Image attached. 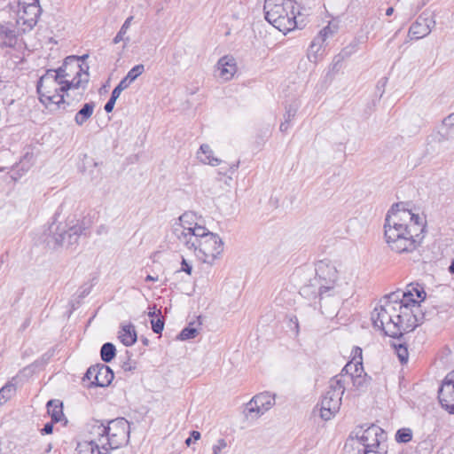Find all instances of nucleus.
Instances as JSON below:
<instances>
[{
    "mask_svg": "<svg viewBox=\"0 0 454 454\" xmlns=\"http://www.w3.org/2000/svg\"><path fill=\"white\" fill-rule=\"evenodd\" d=\"M426 226L424 217L395 204L385 217L384 239L392 252L411 254L420 247Z\"/></svg>",
    "mask_w": 454,
    "mask_h": 454,
    "instance_id": "f257e3e1",
    "label": "nucleus"
},
{
    "mask_svg": "<svg viewBox=\"0 0 454 454\" xmlns=\"http://www.w3.org/2000/svg\"><path fill=\"white\" fill-rule=\"evenodd\" d=\"M426 298L424 288L419 284H411L406 291H402V295L396 299L395 324L398 332L395 339H399L407 333L412 332L421 324L423 315L419 302Z\"/></svg>",
    "mask_w": 454,
    "mask_h": 454,
    "instance_id": "f03ea898",
    "label": "nucleus"
},
{
    "mask_svg": "<svg viewBox=\"0 0 454 454\" xmlns=\"http://www.w3.org/2000/svg\"><path fill=\"white\" fill-rule=\"evenodd\" d=\"M61 82L54 69L46 70L36 84L39 100L46 107L54 106V110L60 114L74 113L78 102L69 100L70 93Z\"/></svg>",
    "mask_w": 454,
    "mask_h": 454,
    "instance_id": "7ed1b4c3",
    "label": "nucleus"
},
{
    "mask_svg": "<svg viewBox=\"0 0 454 454\" xmlns=\"http://www.w3.org/2000/svg\"><path fill=\"white\" fill-rule=\"evenodd\" d=\"M263 11L265 20L284 34L297 27V12L292 0H265Z\"/></svg>",
    "mask_w": 454,
    "mask_h": 454,
    "instance_id": "20e7f679",
    "label": "nucleus"
},
{
    "mask_svg": "<svg viewBox=\"0 0 454 454\" xmlns=\"http://www.w3.org/2000/svg\"><path fill=\"white\" fill-rule=\"evenodd\" d=\"M92 434L98 436L101 449L108 453L110 450L118 449L129 442V424L125 419L119 418L109 421L106 426L95 425Z\"/></svg>",
    "mask_w": 454,
    "mask_h": 454,
    "instance_id": "39448f33",
    "label": "nucleus"
},
{
    "mask_svg": "<svg viewBox=\"0 0 454 454\" xmlns=\"http://www.w3.org/2000/svg\"><path fill=\"white\" fill-rule=\"evenodd\" d=\"M185 247L192 250L194 255L203 263L213 265L223 252V242L215 233L206 229H199L196 240Z\"/></svg>",
    "mask_w": 454,
    "mask_h": 454,
    "instance_id": "423d86ee",
    "label": "nucleus"
},
{
    "mask_svg": "<svg viewBox=\"0 0 454 454\" xmlns=\"http://www.w3.org/2000/svg\"><path fill=\"white\" fill-rule=\"evenodd\" d=\"M54 70L69 93L80 89L84 91L90 80L89 67L82 64L79 57H67L62 66ZM82 94L83 92H81V95Z\"/></svg>",
    "mask_w": 454,
    "mask_h": 454,
    "instance_id": "0eeeda50",
    "label": "nucleus"
},
{
    "mask_svg": "<svg viewBox=\"0 0 454 454\" xmlns=\"http://www.w3.org/2000/svg\"><path fill=\"white\" fill-rule=\"evenodd\" d=\"M402 295V291L391 293L380 300V305L372 312L373 326L380 329L386 335L396 338L398 332L395 324L396 299Z\"/></svg>",
    "mask_w": 454,
    "mask_h": 454,
    "instance_id": "6e6552de",
    "label": "nucleus"
},
{
    "mask_svg": "<svg viewBox=\"0 0 454 454\" xmlns=\"http://www.w3.org/2000/svg\"><path fill=\"white\" fill-rule=\"evenodd\" d=\"M344 376L343 373H340L329 382L328 390L321 401L320 417L324 420L331 419L340 410L342 395L345 391Z\"/></svg>",
    "mask_w": 454,
    "mask_h": 454,
    "instance_id": "1a4fd4ad",
    "label": "nucleus"
},
{
    "mask_svg": "<svg viewBox=\"0 0 454 454\" xmlns=\"http://www.w3.org/2000/svg\"><path fill=\"white\" fill-rule=\"evenodd\" d=\"M199 229H206V227L196 222V215L193 213L185 212L179 216L178 223L174 225L173 232L178 242L186 247L196 240Z\"/></svg>",
    "mask_w": 454,
    "mask_h": 454,
    "instance_id": "9d476101",
    "label": "nucleus"
},
{
    "mask_svg": "<svg viewBox=\"0 0 454 454\" xmlns=\"http://www.w3.org/2000/svg\"><path fill=\"white\" fill-rule=\"evenodd\" d=\"M17 4V24L22 26L21 30H31L37 23L42 9L39 0H13Z\"/></svg>",
    "mask_w": 454,
    "mask_h": 454,
    "instance_id": "9b49d317",
    "label": "nucleus"
},
{
    "mask_svg": "<svg viewBox=\"0 0 454 454\" xmlns=\"http://www.w3.org/2000/svg\"><path fill=\"white\" fill-rule=\"evenodd\" d=\"M339 278V272L334 264L328 261H320L316 267L315 284L328 295L334 294V289Z\"/></svg>",
    "mask_w": 454,
    "mask_h": 454,
    "instance_id": "f8f14e48",
    "label": "nucleus"
},
{
    "mask_svg": "<svg viewBox=\"0 0 454 454\" xmlns=\"http://www.w3.org/2000/svg\"><path fill=\"white\" fill-rule=\"evenodd\" d=\"M383 434L382 429L375 425H371L367 428L364 429L362 427L357 428L355 431V439L357 443V450L361 452L362 450L378 448V445H380V436Z\"/></svg>",
    "mask_w": 454,
    "mask_h": 454,
    "instance_id": "ddd939ff",
    "label": "nucleus"
},
{
    "mask_svg": "<svg viewBox=\"0 0 454 454\" xmlns=\"http://www.w3.org/2000/svg\"><path fill=\"white\" fill-rule=\"evenodd\" d=\"M82 235H87V227L83 223L77 222L68 228L58 225L53 238L58 245L69 247L77 244Z\"/></svg>",
    "mask_w": 454,
    "mask_h": 454,
    "instance_id": "4468645a",
    "label": "nucleus"
},
{
    "mask_svg": "<svg viewBox=\"0 0 454 454\" xmlns=\"http://www.w3.org/2000/svg\"><path fill=\"white\" fill-rule=\"evenodd\" d=\"M275 404V395L268 392L254 395L247 404L245 414L247 417L258 418L264 414Z\"/></svg>",
    "mask_w": 454,
    "mask_h": 454,
    "instance_id": "2eb2a0df",
    "label": "nucleus"
},
{
    "mask_svg": "<svg viewBox=\"0 0 454 454\" xmlns=\"http://www.w3.org/2000/svg\"><path fill=\"white\" fill-rule=\"evenodd\" d=\"M85 380L90 382V386L107 387L114 380V372L109 366L98 364L87 370L83 378V380Z\"/></svg>",
    "mask_w": 454,
    "mask_h": 454,
    "instance_id": "dca6fc26",
    "label": "nucleus"
},
{
    "mask_svg": "<svg viewBox=\"0 0 454 454\" xmlns=\"http://www.w3.org/2000/svg\"><path fill=\"white\" fill-rule=\"evenodd\" d=\"M438 399L442 407L454 414V371L449 372L438 390Z\"/></svg>",
    "mask_w": 454,
    "mask_h": 454,
    "instance_id": "f3484780",
    "label": "nucleus"
},
{
    "mask_svg": "<svg viewBox=\"0 0 454 454\" xmlns=\"http://www.w3.org/2000/svg\"><path fill=\"white\" fill-rule=\"evenodd\" d=\"M238 72V64L232 55H224L220 58L215 65V76L223 82L231 81Z\"/></svg>",
    "mask_w": 454,
    "mask_h": 454,
    "instance_id": "a211bd4d",
    "label": "nucleus"
},
{
    "mask_svg": "<svg viewBox=\"0 0 454 454\" xmlns=\"http://www.w3.org/2000/svg\"><path fill=\"white\" fill-rule=\"evenodd\" d=\"M434 25V20L420 15L410 27L408 35L411 40L424 38L431 33Z\"/></svg>",
    "mask_w": 454,
    "mask_h": 454,
    "instance_id": "6ab92c4d",
    "label": "nucleus"
},
{
    "mask_svg": "<svg viewBox=\"0 0 454 454\" xmlns=\"http://www.w3.org/2000/svg\"><path fill=\"white\" fill-rule=\"evenodd\" d=\"M333 30L329 26L325 27L320 30L319 34L314 40L311 42L309 46L310 50L308 53V59L309 61L317 63L318 60V57L317 52L321 49L322 44L326 40V38L333 35Z\"/></svg>",
    "mask_w": 454,
    "mask_h": 454,
    "instance_id": "aec40b11",
    "label": "nucleus"
},
{
    "mask_svg": "<svg viewBox=\"0 0 454 454\" xmlns=\"http://www.w3.org/2000/svg\"><path fill=\"white\" fill-rule=\"evenodd\" d=\"M200 162L213 167L221 164L222 160L214 155V151L207 144H202L196 153Z\"/></svg>",
    "mask_w": 454,
    "mask_h": 454,
    "instance_id": "412c9836",
    "label": "nucleus"
},
{
    "mask_svg": "<svg viewBox=\"0 0 454 454\" xmlns=\"http://www.w3.org/2000/svg\"><path fill=\"white\" fill-rule=\"evenodd\" d=\"M300 294L308 300H316L319 299V301L323 300L325 297H328V292L323 291L322 289H319L317 286L315 284V279H311L309 284L303 286L301 290Z\"/></svg>",
    "mask_w": 454,
    "mask_h": 454,
    "instance_id": "4be33fe9",
    "label": "nucleus"
},
{
    "mask_svg": "<svg viewBox=\"0 0 454 454\" xmlns=\"http://www.w3.org/2000/svg\"><path fill=\"white\" fill-rule=\"evenodd\" d=\"M75 451V454H108L101 449L98 437L91 441L78 442Z\"/></svg>",
    "mask_w": 454,
    "mask_h": 454,
    "instance_id": "5701e85b",
    "label": "nucleus"
},
{
    "mask_svg": "<svg viewBox=\"0 0 454 454\" xmlns=\"http://www.w3.org/2000/svg\"><path fill=\"white\" fill-rule=\"evenodd\" d=\"M454 129V113L449 114L442 121L436 130L438 142H444L450 138V132Z\"/></svg>",
    "mask_w": 454,
    "mask_h": 454,
    "instance_id": "b1692460",
    "label": "nucleus"
},
{
    "mask_svg": "<svg viewBox=\"0 0 454 454\" xmlns=\"http://www.w3.org/2000/svg\"><path fill=\"white\" fill-rule=\"evenodd\" d=\"M118 338L126 347L132 346L137 341L135 326L131 324L122 325L119 332Z\"/></svg>",
    "mask_w": 454,
    "mask_h": 454,
    "instance_id": "393cba45",
    "label": "nucleus"
},
{
    "mask_svg": "<svg viewBox=\"0 0 454 454\" xmlns=\"http://www.w3.org/2000/svg\"><path fill=\"white\" fill-rule=\"evenodd\" d=\"M96 104L92 101L84 104L74 115L75 124L78 126H82L92 116Z\"/></svg>",
    "mask_w": 454,
    "mask_h": 454,
    "instance_id": "a878e982",
    "label": "nucleus"
},
{
    "mask_svg": "<svg viewBox=\"0 0 454 454\" xmlns=\"http://www.w3.org/2000/svg\"><path fill=\"white\" fill-rule=\"evenodd\" d=\"M340 373H343L345 375L343 377L345 382L347 381L348 379H350V376H355L357 374H359L360 376L367 375L364 371L363 364L355 363H348L341 370Z\"/></svg>",
    "mask_w": 454,
    "mask_h": 454,
    "instance_id": "bb28decb",
    "label": "nucleus"
},
{
    "mask_svg": "<svg viewBox=\"0 0 454 454\" xmlns=\"http://www.w3.org/2000/svg\"><path fill=\"white\" fill-rule=\"evenodd\" d=\"M48 413L53 422H59L63 417L62 403L59 401L51 400L47 403Z\"/></svg>",
    "mask_w": 454,
    "mask_h": 454,
    "instance_id": "cd10ccee",
    "label": "nucleus"
},
{
    "mask_svg": "<svg viewBox=\"0 0 454 454\" xmlns=\"http://www.w3.org/2000/svg\"><path fill=\"white\" fill-rule=\"evenodd\" d=\"M133 19H134L133 16H129L125 20L124 23L121 27V29L119 30V32L116 34V35L113 39V43L114 44H117L121 41H124L125 44H127L129 42V37H128V36L125 37V35L127 34L128 29L129 28Z\"/></svg>",
    "mask_w": 454,
    "mask_h": 454,
    "instance_id": "c85d7f7f",
    "label": "nucleus"
},
{
    "mask_svg": "<svg viewBox=\"0 0 454 454\" xmlns=\"http://www.w3.org/2000/svg\"><path fill=\"white\" fill-rule=\"evenodd\" d=\"M16 393V387L13 383L8 382L0 389V406L10 400Z\"/></svg>",
    "mask_w": 454,
    "mask_h": 454,
    "instance_id": "c756f323",
    "label": "nucleus"
},
{
    "mask_svg": "<svg viewBox=\"0 0 454 454\" xmlns=\"http://www.w3.org/2000/svg\"><path fill=\"white\" fill-rule=\"evenodd\" d=\"M115 354H116V349H115V347L114 344H112L110 342H106L102 346L101 350H100V356H101V359L104 362H106V363L111 362L114 358Z\"/></svg>",
    "mask_w": 454,
    "mask_h": 454,
    "instance_id": "7c9ffc66",
    "label": "nucleus"
},
{
    "mask_svg": "<svg viewBox=\"0 0 454 454\" xmlns=\"http://www.w3.org/2000/svg\"><path fill=\"white\" fill-rule=\"evenodd\" d=\"M15 38V31L10 24H0V39L12 43Z\"/></svg>",
    "mask_w": 454,
    "mask_h": 454,
    "instance_id": "2f4dec72",
    "label": "nucleus"
},
{
    "mask_svg": "<svg viewBox=\"0 0 454 454\" xmlns=\"http://www.w3.org/2000/svg\"><path fill=\"white\" fill-rule=\"evenodd\" d=\"M393 347L397 354V356L402 364H405L408 361L409 353L407 347L402 343L394 342Z\"/></svg>",
    "mask_w": 454,
    "mask_h": 454,
    "instance_id": "473e14b6",
    "label": "nucleus"
},
{
    "mask_svg": "<svg viewBox=\"0 0 454 454\" xmlns=\"http://www.w3.org/2000/svg\"><path fill=\"white\" fill-rule=\"evenodd\" d=\"M395 439L399 442H409L412 439V432L410 428L399 429L395 434Z\"/></svg>",
    "mask_w": 454,
    "mask_h": 454,
    "instance_id": "72a5a7b5",
    "label": "nucleus"
},
{
    "mask_svg": "<svg viewBox=\"0 0 454 454\" xmlns=\"http://www.w3.org/2000/svg\"><path fill=\"white\" fill-rule=\"evenodd\" d=\"M145 72V67L142 64H138L132 67L125 76L131 82H134L139 75Z\"/></svg>",
    "mask_w": 454,
    "mask_h": 454,
    "instance_id": "f704fd0d",
    "label": "nucleus"
},
{
    "mask_svg": "<svg viewBox=\"0 0 454 454\" xmlns=\"http://www.w3.org/2000/svg\"><path fill=\"white\" fill-rule=\"evenodd\" d=\"M228 448L227 441L223 438H220L212 446V454H223L225 453Z\"/></svg>",
    "mask_w": 454,
    "mask_h": 454,
    "instance_id": "c9c22d12",
    "label": "nucleus"
},
{
    "mask_svg": "<svg viewBox=\"0 0 454 454\" xmlns=\"http://www.w3.org/2000/svg\"><path fill=\"white\" fill-rule=\"evenodd\" d=\"M198 331L192 327H185L184 328L178 335V339L181 340H186L189 339H193L197 336Z\"/></svg>",
    "mask_w": 454,
    "mask_h": 454,
    "instance_id": "e433bc0d",
    "label": "nucleus"
},
{
    "mask_svg": "<svg viewBox=\"0 0 454 454\" xmlns=\"http://www.w3.org/2000/svg\"><path fill=\"white\" fill-rule=\"evenodd\" d=\"M348 380H351L353 382V385L356 387H364L368 382V377L367 375H362L359 374L355 376H350V379H348Z\"/></svg>",
    "mask_w": 454,
    "mask_h": 454,
    "instance_id": "4c0bfd02",
    "label": "nucleus"
},
{
    "mask_svg": "<svg viewBox=\"0 0 454 454\" xmlns=\"http://www.w3.org/2000/svg\"><path fill=\"white\" fill-rule=\"evenodd\" d=\"M363 351L360 347H354L351 352L352 360L349 363L363 364Z\"/></svg>",
    "mask_w": 454,
    "mask_h": 454,
    "instance_id": "58836bf2",
    "label": "nucleus"
},
{
    "mask_svg": "<svg viewBox=\"0 0 454 454\" xmlns=\"http://www.w3.org/2000/svg\"><path fill=\"white\" fill-rule=\"evenodd\" d=\"M152 329L155 333H161L164 327V320L161 317H158L157 319L153 318L151 320Z\"/></svg>",
    "mask_w": 454,
    "mask_h": 454,
    "instance_id": "ea45409f",
    "label": "nucleus"
},
{
    "mask_svg": "<svg viewBox=\"0 0 454 454\" xmlns=\"http://www.w3.org/2000/svg\"><path fill=\"white\" fill-rule=\"evenodd\" d=\"M360 454H387V450L385 449V446L380 444L378 445V448H370L368 450H362L359 452Z\"/></svg>",
    "mask_w": 454,
    "mask_h": 454,
    "instance_id": "a19ab883",
    "label": "nucleus"
},
{
    "mask_svg": "<svg viewBox=\"0 0 454 454\" xmlns=\"http://www.w3.org/2000/svg\"><path fill=\"white\" fill-rule=\"evenodd\" d=\"M181 271H184L188 275H191L192 271V265L184 257L182 258L181 262Z\"/></svg>",
    "mask_w": 454,
    "mask_h": 454,
    "instance_id": "79ce46f5",
    "label": "nucleus"
},
{
    "mask_svg": "<svg viewBox=\"0 0 454 454\" xmlns=\"http://www.w3.org/2000/svg\"><path fill=\"white\" fill-rule=\"evenodd\" d=\"M296 114V108L289 107L285 114V120L290 121L294 118Z\"/></svg>",
    "mask_w": 454,
    "mask_h": 454,
    "instance_id": "37998d69",
    "label": "nucleus"
},
{
    "mask_svg": "<svg viewBox=\"0 0 454 454\" xmlns=\"http://www.w3.org/2000/svg\"><path fill=\"white\" fill-rule=\"evenodd\" d=\"M148 309V316L152 317V319L154 318L155 317H159L161 315V310L156 309L155 305H153V307H149Z\"/></svg>",
    "mask_w": 454,
    "mask_h": 454,
    "instance_id": "c03bdc74",
    "label": "nucleus"
},
{
    "mask_svg": "<svg viewBox=\"0 0 454 454\" xmlns=\"http://www.w3.org/2000/svg\"><path fill=\"white\" fill-rule=\"evenodd\" d=\"M131 82L127 79L126 77H124L120 82L119 84L117 85V87L119 89H121V90L127 89L129 85H130Z\"/></svg>",
    "mask_w": 454,
    "mask_h": 454,
    "instance_id": "a18cd8bd",
    "label": "nucleus"
},
{
    "mask_svg": "<svg viewBox=\"0 0 454 454\" xmlns=\"http://www.w3.org/2000/svg\"><path fill=\"white\" fill-rule=\"evenodd\" d=\"M115 102L116 101L114 99L109 98V100L105 105V107H104L105 111L106 113H111L113 111V109H114Z\"/></svg>",
    "mask_w": 454,
    "mask_h": 454,
    "instance_id": "49530a36",
    "label": "nucleus"
},
{
    "mask_svg": "<svg viewBox=\"0 0 454 454\" xmlns=\"http://www.w3.org/2000/svg\"><path fill=\"white\" fill-rule=\"evenodd\" d=\"M121 90L119 89L117 86L112 91V94H111V97L110 98L111 99H114L115 101L117 100V98L120 97L121 93Z\"/></svg>",
    "mask_w": 454,
    "mask_h": 454,
    "instance_id": "de8ad7c7",
    "label": "nucleus"
},
{
    "mask_svg": "<svg viewBox=\"0 0 454 454\" xmlns=\"http://www.w3.org/2000/svg\"><path fill=\"white\" fill-rule=\"evenodd\" d=\"M53 426L51 423H47L44 425L43 428L42 429V434H51L52 433Z\"/></svg>",
    "mask_w": 454,
    "mask_h": 454,
    "instance_id": "09e8293b",
    "label": "nucleus"
},
{
    "mask_svg": "<svg viewBox=\"0 0 454 454\" xmlns=\"http://www.w3.org/2000/svg\"><path fill=\"white\" fill-rule=\"evenodd\" d=\"M121 369L124 371V372H131L132 370L135 369V366H133L131 364V363L128 362V363H124L122 365H121Z\"/></svg>",
    "mask_w": 454,
    "mask_h": 454,
    "instance_id": "8fccbe9b",
    "label": "nucleus"
},
{
    "mask_svg": "<svg viewBox=\"0 0 454 454\" xmlns=\"http://www.w3.org/2000/svg\"><path fill=\"white\" fill-rule=\"evenodd\" d=\"M289 126H290V121H287L285 120V121H283L280 126H279V129L281 132H286L287 129H289Z\"/></svg>",
    "mask_w": 454,
    "mask_h": 454,
    "instance_id": "3c124183",
    "label": "nucleus"
},
{
    "mask_svg": "<svg viewBox=\"0 0 454 454\" xmlns=\"http://www.w3.org/2000/svg\"><path fill=\"white\" fill-rule=\"evenodd\" d=\"M108 231V228L106 226V225H100L98 229H97V233L98 235H101L103 233H106Z\"/></svg>",
    "mask_w": 454,
    "mask_h": 454,
    "instance_id": "603ef678",
    "label": "nucleus"
},
{
    "mask_svg": "<svg viewBox=\"0 0 454 454\" xmlns=\"http://www.w3.org/2000/svg\"><path fill=\"white\" fill-rule=\"evenodd\" d=\"M191 437L197 441L200 438V433L199 431H192Z\"/></svg>",
    "mask_w": 454,
    "mask_h": 454,
    "instance_id": "864d4df0",
    "label": "nucleus"
},
{
    "mask_svg": "<svg viewBox=\"0 0 454 454\" xmlns=\"http://www.w3.org/2000/svg\"><path fill=\"white\" fill-rule=\"evenodd\" d=\"M157 280H158V277H153V276H151V275H148L145 278V281H157Z\"/></svg>",
    "mask_w": 454,
    "mask_h": 454,
    "instance_id": "5fc2aeb1",
    "label": "nucleus"
},
{
    "mask_svg": "<svg viewBox=\"0 0 454 454\" xmlns=\"http://www.w3.org/2000/svg\"><path fill=\"white\" fill-rule=\"evenodd\" d=\"M394 8L393 7H388L387 10H386V15L387 16H391L393 13H394Z\"/></svg>",
    "mask_w": 454,
    "mask_h": 454,
    "instance_id": "6e6d98bb",
    "label": "nucleus"
},
{
    "mask_svg": "<svg viewBox=\"0 0 454 454\" xmlns=\"http://www.w3.org/2000/svg\"><path fill=\"white\" fill-rule=\"evenodd\" d=\"M238 168H239V162H237L236 164H233L232 166L230 167V168L232 169L233 171H235Z\"/></svg>",
    "mask_w": 454,
    "mask_h": 454,
    "instance_id": "4d7b16f0",
    "label": "nucleus"
},
{
    "mask_svg": "<svg viewBox=\"0 0 454 454\" xmlns=\"http://www.w3.org/2000/svg\"><path fill=\"white\" fill-rule=\"evenodd\" d=\"M450 271L454 274V261L452 262L451 265L450 266Z\"/></svg>",
    "mask_w": 454,
    "mask_h": 454,
    "instance_id": "13d9d810",
    "label": "nucleus"
},
{
    "mask_svg": "<svg viewBox=\"0 0 454 454\" xmlns=\"http://www.w3.org/2000/svg\"><path fill=\"white\" fill-rule=\"evenodd\" d=\"M185 443H186L187 446H190L191 443H192V437L187 438L186 441H185Z\"/></svg>",
    "mask_w": 454,
    "mask_h": 454,
    "instance_id": "bf43d9fd",
    "label": "nucleus"
},
{
    "mask_svg": "<svg viewBox=\"0 0 454 454\" xmlns=\"http://www.w3.org/2000/svg\"><path fill=\"white\" fill-rule=\"evenodd\" d=\"M27 158L31 159V158H32V155H28V153H27V154H26V155L24 156V159H27Z\"/></svg>",
    "mask_w": 454,
    "mask_h": 454,
    "instance_id": "052dcab7",
    "label": "nucleus"
}]
</instances>
